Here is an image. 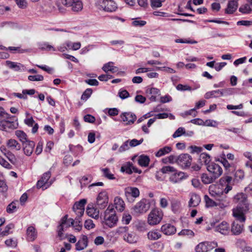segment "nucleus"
<instances>
[{"instance_id": "f257e3e1", "label": "nucleus", "mask_w": 252, "mask_h": 252, "mask_svg": "<svg viewBox=\"0 0 252 252\" xmlns=\"http://www.w3.org/2000/svg\"><path fill=\"white\" fill-rule=\"evenodd\" d=\"M233 201L237 205L232 210L233 216L240 222H244L246 220L245 215L249 210L247 196L242 192L238 193L234 196Z\"/></svg>"}, {"instance_id": "f03ea898", "label": "nucleus", "mask_w": 252, "mask_h": 252, "mask_svg": "<svg viewBox=\"0 0 252 252\" xmlns=\"http://www.w3.org/2000/svg\"><path fill=\"white\" fill-rule=\"evenodd\" d=\"M117 233L123 237V240L130 244L136 243L139 236L133 231H129L128 226H120L117 229Z\"/></svg>"}, {"instance_id": "7ed1b4c3", "label": "nucleus", "mask_w": 252, "mask_h": 252, "mask_svg": "<svg viewBox=\"0 0 252 252\" xmlns=\"http://www.w3.org/2000/svg\"><path fill=\"white\" fill-rule=\"evenodd\" d=\"M104 222L109 227L115 226L118 220L116 211L113 205H109L104 212Z\"/></svg>"}, {"instance_id": "20e7f679", "label": "nucleus", "mask_w": 252, "mask_h": 252, "mask_svg": "<svg viewBox=\"0 0 252 252\" xmlns=\"http://www.w3.org/2000/svg\"><path fill=\"white\" fill-rule=\"evenodd\" d=\"M151 203L149 200L143 198L132 208L134 215L139 216L146 213L150 209Z\"/></svg>"}, {"instance_id": "39448f33", "label": "nucleus", "mask_w": 252, "mask_h": 252, "mask_svg": "<svg viewBox=\"0 0 252 252\" xmlns=\"http://www.w3.org/2000/svg\"><path fill=\"white\" fill-rule=\"evenodd\" d=\"M74 220L73 219H68V215H66L63 217L58 226V236L61 239L63 238V232L66 229L74 224Z\"/></svg>"}, {"instance_id": "423d86ee", "label": "nucleus", "mask_w": 252, "mask_h": 252, "mask_svg": "<svg viewBox=\"0 0 252 252\" xmlns=\"http://www.w3.org/2000/svg\"><path fill=\"white\" fill-rule=\"evenodd\" d=\"M163 212L159 209H153L148 216L147 222L150 225H156L158 224L162 219Z\"/></svg>"}, {"instance_id": "0eeeda50", "label": "nucleus", "mask_w": 252, "mask_h": 252, "mask_svg": "<svg viewBox=\"0 0 252 252\" xmlns=\"http://www.w3.org/2000/svg\"><path fill=\"white\" fill-rule=\"evenodd\" d=\"M97 3L100 9L106 12H112L117 8V4L112 0H97Z\"/></svg>"}, {"instance_id": "6e6552de", "label": "nucleus", "mask_w": 252, "mask_h": 252, "mask_svg": "<svg viewBox=\"0 0 252 252\" xmlns=\"http://www.w3.org/2000/svg\"><path fill=\"white\" fill-rule=\"evenodd\" d=\"M219 182L220 185L222 186H226L224 189V192L227 193L232 189V186L234 185L235 181H233V178L229 175L228 173H226L220 179Z\"/></svg>"}, {"instance_id": "1a4fd4ad", "label": "nucleus", "mask_w": 252, "mask_h": 252, "mask_svg": "<svg viewBox=\"0 0 252 252\" xmlns=\"http://www.w3.org/2000/svg\"><path fill=\"white\" fill-rule=\"evenodd\" d=\"M125 195L129 202H133L135 198L139 196L140 191L138 188L133 187H127L125 189Z\"/></svg>"}, {"instance_id": "9d476101", "label": "nucleus", "mask_w": 252, "mask_h": 252, "mask_svg": "<svg viewBox=\"0 0 252 252\" xmlns=\"http://www.w3.org/2000/svg\"><path fill=\"white\" fill-rule=\"evenodd\" d=\"M62 2L66 7H70L74 12H78L83 9V3L81 0H62Z\"/></svg>"}, {"instance_id": "9b49d317", "label": "nucleus", "mask_w": 252, "mask_h": 252, "mask_svg": "<svg viewBox=\"0 0 252 252\" xmlns=\"http://www.w3.org/2000/svg\"><path fill=\"white\" fill-rule=\"evenodd\" d=\"M192 158L187 154L179 155L176 159V163L183 168L189 167L191 163Z\"/></svg>"}, {"instance_id": "f8f14e48", "label": "nucleus", "mask_w": 252, "mask_h": 252, "mask_svg": "<svg viewBox=\"0 0 252 252\" xmlns=\"http://www.w3.org/2000/svg\"><path fill=\"white\" fill-rule=\"evenodd\" d=\"M208 171L217 180L222 174L223 170L222 168L218 164L211 162L207 166Z\"/></svg>"}, {"instance_id": "ddd939ff", "label": "nucleus", "mask_w": 252, "mask_h": 252, "mask_svg": "<svg viewBox=\"0 0 252 252\" xmlns=\"http://www.w3.org/2000/svg\"><path fill=\"white\" fill-rule=\"evenodd\" d=\"M108 196L105 191L100 192L96 198V205L98 209H103L108 205Z\"/></svg>"}, {"instance_id": "4468645a", "label": "nucleus", "mask_w": 252, "mask_h": 252, "mask_svg": "<svg viewBox=\"0 0 252 252\" xmlns=\"http://www.w3.org/2000/svg\"><path fill=\"white\" fill-rule=\"evenodd\" d=\"M216 242H204L200 243L195 248L196 252H207L217 246Z\"/></svg>"}, {"instance_id": "2eb2a0df", "label": "nucleus", "mask_w": 252, "mask_h": 252, "mask_svg": "<svg viewBox=\"0 0 252 252\" xmlns=\"http://www.w3.org/2000/svg\"><path fill=\"white\" fill-rule=\"evenodd\" d=\"M86 203L87 200L86 199H82L74 204L72 208L73 210L78 217H81L84 214L85 205Z\"/></svg>"}, {"instance_id": "dca6fc26", "label": "nucleus", "mask_w": 252, "mask_h": 252, "mask_svg": "<svg viewBox=\"0 0 252 252\" xmlns=\"http://www.w3.org/2000/svg\"><path fill=\"white\" fill-rule=\"evenodd\" d=\"M9 120L3 119L0 121V130L8 131L10 129H16L17 127V123Z\"/></svg>"}, {"instance_id": "f3484780", "label": "nucleus", "mask_w": 252, "mask_h": 252, "mask_svg": "<svg viewBox=\"0 0 252 252\" xmlns=\"http://www.w3.org/2000/svg\"><path fill=\"white\" fill-rule=\"evenodd\" d=\"M211 226L215 227V231L222 234L226 235L229 232V224L226 221H222L215 226V223L211 222Z\"/></svg>"}, {"instance_id": "a211bd4d", "label": "nucleus", "mask_w": 252, "mask_h": 252, "mask_svg": "<svg viewBox=\"0 0 252 252\" xmlns=\"http://www.w3.org/2000/svg\"><path fill=\"white\" fill-rule=\"evenodd\" d=\"M120 117L123 122H126V125L133 124L136 119L135 115L131 112L123 113Z\"/></svg>"}, {"instance_id": "6ab92c4d", "label": "nucleus", "mask_w": 252, "mask_h": 252, "mask_svg": "<svg viewBox=\"0 0 252 252\" xmlns=\"http://www.w3.org/2000/svg\"><path fill=\"white\" fill-rule=\"evenodd\" d=\"M238 3L237 0H230L228 1L226 8L224 10L225 14H232L237 10Z\"/></svg>"}, {"instance_id": "aec40b11", "label": "nucleus", "mask_w": 252, "mask_h": 252, "mask_svg": "<svg viewBox=\"0 0 252 252\" xmlns=\"http://www.w3.org/2000/svg\"><path fill=\"white\" fill-rule=\"evenodd\" d=\"M23 151L25 155L30 156L33 152V148L35 146L34 142L28 141L24 142L23 144Z\"/></svg>"}, {"instance_id": "412c9836", "label": "nucleus", "mask_w": 252, "mask_h": 252, "mask_svg": "<svg viewBox=\"0 0 252 252\" xmlns=\"http://www.w3.org/2000/svg\"><path fill=\"white\" fill-rule=\"evenodd\" d=\"M161 231L165 235H170L176 232V229L174 225L170 223H166L161 227Z\"/></svg>"}, {"instance_id": "4be33fe9", "label": "nucleus", "mask_w": 252, "mask_h": 252, "mask_svg": "<svg viewBox=\"0 0 252 252\" xmlns=\"http://www.w3.org/2000/svg\"><path fill=\"white\" fill-rule=\"evenodd\" d=\"M187 178L185 176V173L183 172H178L174 173L169 178V180L173 183H178L181 182L183 179Z\"/></svg>"}, {"instance_id": "5701e85b", "label": "nucleus", "mask_w": 252, "mask_h": 252, "mask_svg": "<svg viewBox=\"0 0 252 252\" xmlns=\"http://www.w3.org/2000/svg\"><path fill=\"white\" fill-rule=\"evenodd\" d=\"M244 230V225L239 224L237 221H234L231 225V231L233 235H240Z\"/></svg>"}, {"instance_id": "b1692460", "label": "nucleus", "mask_w": 252, "mask_h": 252, "mask_svg": "<svg viewBox=\"0 0 252 252\" xmlns=\"http://www.w3.org/2000/svg\"><path fill=\"white\" fill-rule=\"evenodd\" d=\"M37 231L32 226H30L27 229V239L29 241H33L37 237Z\"/></svg>"}, {"instance_id": "393cba45", "label": "nucleus", "mask_w": 252, "mask_h": 252, "mask_svg": "<svg viewBox=\"0 0 252 252\" xmlns=\"http://www.w3.org/2000/svg\"><path fill=\"white\" fill-rule=\"evenodd\" d=\"M24 122L25 124L29 126L32 127V133H35L37 131L38 129V125L37 123H35V121L33 120L32 116L25 119Z\"/></svg>"}, {"instance_id": "a878e982", "label": "nucleus", "mask_w": 252, "mask_h": 252, "mask_svg": "<svg viewBox=\"0 0 252 252\" xmlns=\"http://www.w3.org/2000/svg\"><path fill=\"white\" fill-rule=\"evenodd\" d=\"M88 245V237L86 235H82L81 239L76 244V249L81 251L87 247Z\"/></svg>"}, {"instance_id": "bb28decb", "label": "nucleus", "mask_w": 252, "mask_h": 252, "mask_svg": "<svg viewBox=\"0 0 252 252\" xmlns=\"http://www.w3.org/2000/svg\"><path fill=\"white\" fill-rule=\"evenodd\" d=\"M200 197L195 193L191 195L190 200L189 202V207H195L198 206L200 202Z\"/></svg>"}, {"instance_id": "cd10ccee", "label": "nucleus", "mask_w": 252, "mask_h": 252, "mask_svg": "<svg viewBox=\"0 0 252 252\" xmlns=\"http://www.w3.org/2000/svg\"><path fill=\"white\" fill-rule=\"evenodd\" d=\"M114 204L116 209L120 212H122L125 208V204L122 198L117 196L114 199Z\"/></svg>"}, {"instance_id": "c85d7f7f", "label": "nucleus", "mask_w": 252, "mask_h": 252, "mask_svg": "<svg viewBox=\"0 0 252 252\" xmlns=\"http://www.w3.org/2000/svg\"><path fill=\"white\" fill-rule=\"evenodd\" d=\"M113 64V62H108L103 65L102 69L106 73H107L108 71H110L112 73H115L118 71V68L116 66H114Z\"/></svg>"}, {"instance_id": "c756f323", "label": "nucleus", "mask_w": 252, "mask_h": 252, "mask_svg": "<svg viewBox=\"0 0 252 252\" xmlns=\"http://www.w3.org/2000/svg\"><path fill=\"white\" fill-rule=\"evenodd\" d=\"M220 96H222L221 89L208 92L204 95V97L206 99H210L213 97L216 98Z\"/></svg>"}, {"instance_id": "7c9ffc66", "label": "nucleus", "mask_w": 252, "mask_h": 252, "mask_svg": "<svg viewBox=\"0 0 252 252\" xmlns=\"http://www.w3.org/2000/svg\"><path fill=\"white\" fill-rule=\"evenodd\" d=\"M7 145L11 150L19 151L21 149V145L15 139H10L7 142Z\"/></svg>"}, {"instance_id": "2f4dec72", "label": "nucleus", "mask_w": 252, "mask_h": 252, "mask_svg": "<svg viewBox=\"0 0 252 252\" xmlns=\"http://www.w3.org/2000/svg\"><path fill=\"white\" fill-rule=\"evenodd\" d=\"M150 159L148 156L142 155L138 158V164L142 167H147L149 165Z\"/></svg>"}, {"instance_id": "473e14b6", "label": "nucleus", "mask_w": 252, "mask_h": 252, "mask_svg": "<svg viewBox=\"0 0 252 252\" xmlns=\"http://www.w3.org/2000/svg\"><path fill=\"white\" fill-rule=\"evenodd\" d=\"M201 181L204 184H209L211 183H213L215 182L216 179L211 174L209 175L206 173H203L202 174L201 177Z\"/></svg>"}, {"instance_id": "72a5a7b5", "label": "nucleus", "mask_w": 252, "mask_h": 252, "mask_svg": "<svg viewBox=\"0 0 252 252\" xmlns=\"http://www.w3.org/2000/svg\"><path fill=\"white\" fill-rule=\"evenodd\" d=\"M19 207V201L15 200L9 204L6 208V211L8 213L12 214L15 212Z\"/></svg>"}, {"instance_id": "f704fd0d", "label": "nucleus", "mask_w": 252, "mask_h": 252, "mask_svg": "<svg viewBox=\"0 0 252 252\" xmlns=\"http://www.w3.org/2000/svg\"><path fill=\"white\" fill-rule=\"evenodd\" d=\"M148 238L151 240H156L160 238L161 236L159 231L155 229L151 231H149L147 234Z\"/></svg>"}, {"instance_id": "c9c22d12", "label": "nucleus", "mask_w": 252, "mask_h": 252, "mask_svg": "<svg viewBox=\"0 0 252 252\" xmlns=\"http://www.w3.org/2000/svg\"><path fill=\"white\" fill-rule=\"evenodd\" d=\"M224 191L220 195L217 196V200L222 203V205L224 206H227L229 204V199Z\"/></svg>"}, {"instance_id": "e433bc0d", "label": "nucleus", "mask_w": 252, "mask_h": 252, "mask_svg": "<svg viewBox=\"0 0 252 252\" xmlns=\"http://www.w3.org/2000/svg\"><path fill=\"white\" fill-rule=\"evenodd\" d=\"M146 92L147 94H150L152 95L150 97V99L152 101H155L156 100V97L159 95V91L157 88H151L147 90Z\"/></svg>"}, {"instance_id": "4c0bfd02", "label": "nucleus", "mask_w": 252, "mask_h": 252, "mask_svg": "<svg viewBox=\"0 0 252 252\" xmlns=\"http://www.w3.org/2000/svg\"><path fill=\"white\" fill-rule=\"evenodd\" d=\"M88 215L92 218L94 219H98L99 217V210L97 208H94V207H90L88 206L87 208L86 211Z\"/></svg>"}, {"instance_id": "58836bf2", "label": "nucleus", "mask_w": 252, "mask_h": 252, "mask_svg": "<svg viewBox=\"0 0 252 252\" xmlns=\"http://www.w3.org/2000/svg\"><path fill=\"white\" fill-rule=\"evenodd\" d=\"M172 150V148L170 146H165L162 148H160L155 154L157 157H160L166 154L169 153Z\"/></svg>"}, {"instance_id": "ea45409f", "label": "nucleus", "mask_w": 252, "mask_h": 252, "mask_svg": "<svg viewBox=\"0 0 252 252\" xmlns=\"http://www.w3.org/2000/svg\"><path fill=\"white\" fill-rule=\"evenodd\" d=\"M244 172L241 169L237 170L234 174L233 181L238 182L244 178Z\"/></svg>"}, {"instance_id": "a19ab883", "label": "nucleus", "mask_w": 252, "mask_h": 252, "mask_svg": "<svg viewBox=\"0 0 252 252\" xmlns=\"http://www.w3.org/2000/svg\"><path fill=\"white\" fill-rule=\"evenodd\" d=\"M38 46V48L42 50L56 51L55 48L52 45L49 44L47 42L39 43Z\"/></svg>"}, {"instance_id": "79ce46f5", "label": "nucleus", "mask_w": 252, "mask_h": 252, "mask_svg": "<svg viewBox=\"0 0 252 252\" xmlns=\"http://www.w3.org/2000/svg\"><path fill=\"white\" fill-rule=\"evenodd\" d=\"M15 134L19 139V140L23 143L28 141L27 138V135L22 130H16L15 131Z\"/></svg>"}, {"instance_id": "37998d69", "label": "nucleus", "mask_w": 252, "mask_h": 252, "mask_svg": "<svg viewBox=\"0 0 252 252\" xmlns=\"http://www.w3.org/2000/svg\"><path fill=\"white\" fill-rule=\"evenodd\" d=\"M239 11L243 14H250L252 11V7L248 3L241 5Z\"/></svg>"}, {"instance_id": "c03bdc74", "label": "nucleus", "mask_w": 252, "mask_h": 252, "mask_svg": "<svg viewBox=\"0 0 252 252\" xmlns=\"http://www.w3.org/2000/svg\"><path fill=\"white\" fill-rule=\"evenodd\" d=\"M200 160L201 162H203L207 166L210 164L211 161L210 156L206 153H202L200 155Z\"/></svg>"}, {"instance_id": "a18cd8bd", "label": "nucleus", "mask_w": 252, "mask_h": 252, "mask_svg": "<svg viewBox=\"0 0 252 252\" xmlns=\"http://www.w3.org/2000/svg\"><path fill=\"white\" fill-rule=\"evenodd\" d=\"M181 207V202L177 199H173L171 201L172 210L174 213L177 212Z\"/></svg>"}, {"instance_id": "49530a36", "label": "nucleus", "mask_w": 252, "mask_h": 252, "mask_svg": "<svg viewBox=\"0 0 252 252\" xmlns=\"http://www.w3.org/2000/svg\"><path fill=\"white\" fill-rule=\"evenodd\" d=\"M135 229L139 232H145L146 231V224L144 222L139 221L135 224Z\"/></svg>"}, {"instance_id": "de8ad7c7", "label": "nucleus", "mask_w": 252, "mask_h": 252, "mask_svg": "<svg viewBox=\"0 0 252 252\" xmlns=\"http://www.w3.org/2000/svg\"><path fill=\"white\" fill-rule=\"evenodd\" d=\"M6 64L10 68L13 69L15 71H19L21 69L20 65L18 63L10 61H6Z\"/></svg>"}, {"instance_id": "09e8293b", "label": "nucleus", "mask_w": 252, "mask_h": 252, "mask_svg": "<svg viewBox=\"0 0 252 252\" xmlns=\"http://www.w3.org/2000/svg\"><path fill=\"white\" fill-rule=\"evenodd\" d=\"M93 93L92 89H87L83 93L81 99L84 101H86L91 95Z\"/></svg>"}, {"instance_id": "8fccbe9b", "label": "nucleus", "mask_w": 252, "mask_h": 252, "mask_svg": "<svg viewBox=\"0 0 252 252\" xmlns=\"http://www.w3.org/2000/svg\"><path fill=\"white\" fill-rule=\"evenodd\" d=\"M131 218L132 217L129 213L125 212L123 214L122 221L123 223L128 224L131 220Z\"/></svg>"}, {"instance_id": "3c124183", "label": "nucleus", "mask_w": 252, "mask_h": 252, "mask_svg": "<svg viewBox=\"0 0 252 252\" xmlns=\"http://www.w3.org/2000/svg\"><path fill=\"white\" fill-rule=\"evenodd\" d=\"M14 227V225L12 223H10L6 226L4 230L1 232V235L2 236H7L11 232L10 230L12 229Z\"/></svg>"}, {"instance_id": "603ef678", "label": "nucleus", "mask_w": 252, "mask_h": 252, "mask_svg": "<svg viewBox=\"0 0 252 252\" xmlns=\"http://www.w3.org/2000/svg\"><path fill=\"white\" fill-rule=\"evenodd\" d=\"M12 117L11 115L6 112L2 107H0V120L1 119H10Z\"/></svg>"}, {"instance_id": "864d4df0", "label": "nucleus", "mask_w": 252, "mask_h": 252, "mask_svg": "<svg viewBox=\"0 0 252 252\" xmlns=\"http://www.w3.org/2000/svg\"><path fill=\"white\" fill-rule=\"evenodd\" d=\"M101 171L103 173L104 176L108 179L113 180L115 179L114 175L110 172L108 168H102L101 169Z\"/></svg>"}, {"instance_id": "5fc2aeb1", "label": "nucleus", "mask_w": 252, "mask_h": 252, "mask_svg": "<svg viewBox=\"0 0 252 252\" xmlns=\"http://www.w3.org/2000/svg\"><path fill=\"white\" fill-rule=\"evenodd\" d=\"M5 156L8 158V159L12 163L15 164L17 161L16 158L15 156L10 152H7L4 153Z\"/></svg>"}, {"instance_id": "6e6d98bb", "label": "nucleus", "mask_w": 252, "mask_h": 252, "mask_svg": "<svg viewBox=\"0 0 252 252\" xmlns=\"http://www.w3.org/2000/svg\"><path fill=\"white\" fill-rule=\"evenodd\" d=\"M176 169L172 166H165L161 169V171L163 174L174 172Z\"/></svg>"}, {"instance_id": "4d7b16f0", "label": "nucleus", "mask_w": 252, "mask_h": 252, "mask_svg": "<svg viewBox=\"0 0 252 252\" xmlns=\"http://www.w3.org/2000/svg\"><path fill=\"white\" fill-rule=\"evenodd\" d=\"M164 0H151V5L153 8H158L162 6V2Z\"/></svg>"}, {"instance_id": "13d9d810", "label": "nucleus", "mask_w": 252, "mask_h": 252, "mask_svg": "<svg viewBox=\"0 0 252 252\" xmlns=\"http://www.w3.org/2000/svg\"><path fill=\"white\" fill-rule=\"evenodd\" d=\"M185 133V129L184 127H180L178 128L174 133L173 134L172 136L173 138H176L181 136L182 134Z\"/></svg>"}, {"instance_id": "bf43d9fd", "label": "nucleus", "mask_w": 252, "mask_h": 252, "mask_svg": "<svg viewBox=\"0 0 252 252\" xmlns=\"http://www.w3.org/2000/svg\"><path fill=\"white\" fill-rule=\"evenodd\" d=\"M43 79V76L39 74L36 75H30L28 77V79L31 81H42Z\"/></svg>"}, {"instance_id": "052dcab7", "label": "nucleus", "mask_w": 252, "mask_h": 252, "mask_svg": "<svg viewBox=\"0 0 252 252\" xmlns=\"http://www.w3.org/2000/svg\"><path fill=\"white\" fill-rule=\"evenodd\" d=\"M205 200L206 206L207 207H214L218 205V204L217 202L208 197L207 196H206Z\"/></svg>"}, {"instance_id": "680f3d73", "label": "nucleus", "mask_w": 252, "mask_h": 252, "mask_svg": "<svg viewBox=\"0 0 252 252\" xmlns=\"http://www.w3.org/2000/svg\"><path fill=\"white\" fill-rule=\"evenodd\" d=\"M233 88H231L221 89L222 96L232 94H233Z\"/></svg>"}, {"instance_id": "e2e57ef3", "label": "nucleus", "mask_w": 252, "mask_h": 252, "mask_svg": "<svg viewBox=\"0 0 252 252\" xmlns=\"http://www.w3.org/2000/svg\"><path fill=\"white\" fill-rule=\"evenodd\" d=\"M143 141V139L142 138L139 140L136 139H133L132 140L129 141V145L130 147H135L141 144Z\"/></svg>"}, {"instance_id": "0e129e2a", "label": "nucleus", "mask_w": 252, "mask_h": 252, "mask_svg": "<svg viewBox=\"0 0 252 252\" xmlns=\"http://www.w3.org/2000/svg\"><path fill=\"white\" fill-rule=\"evenodd\" d=\"M129 140L125 141L124 144L119 148V152L120 153L124 152L129 148Z\"/></svg>"}, {"instance_id": "69168bd1", "label": "nucleus", "mask_w": 252, "mask_h": 252, "mask_svg": "<svg viewBox=\"0 0 252 252\" xmlns=\"http://www.w3.org/2000/svg\"><path fill=\"white\" fill-rule=\"evenodd\" d=\"M118 94L119 97L123 99L126 98L129 96L128 92L126 90H120Z\"/></svg>"}, {"instance_id": "338daca9", "label": "nucleus", "mask_w": 252, "mask_h": 252, "mask_svg": "<svg viewBox=\"0 0 252 252\" xmlns=\"http://www.w3.org/2000/svg\"><path fill=\"white\" fill-rule=\"evenodd\" d=\"M18 7L21 9H25L27 7V2L26 0H15Z\"/></svg>"}, {"instance_id": "774afa93", "label": "nucleus", "mask_w": 252, "mask_h": 252, "mask_svg": "<svg viewBox=\"0 0 252 252\" xmlns=\"http://www.w3.org/2000/svg\"><path fill=\"white\" fill-rule=\"evenodd\" d=\"M0 164L3 167L9 169L12 168V166L4 158L0 157Z\"/></svg>"}]
</instances>
